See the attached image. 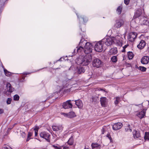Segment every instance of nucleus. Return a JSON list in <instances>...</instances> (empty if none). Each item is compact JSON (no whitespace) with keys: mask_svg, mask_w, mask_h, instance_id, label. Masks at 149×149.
<instances>
[{"mask_svg":"<svg viewBox=\"0 0 149 149\" xmlns=\"http://www.w3.org/2000/svg\"><path fill=\"white\" fill-rule=\"evenodd\" d=\"M92 57L90 54L86 55L84 56H82L78 59L77 61V64L82 65L86 66L88 65L91 61Z\"/></svg>","mask_w":149,"mask_h":149,"instance_id":"nucleus-1","label":"nucleus"},{"mask_svg":"<svg viewBox=\"0 0 149 149\" xmlns=\"http://www.w3.org/2000/svg\"><path fill=\"white\" fill-rule=\"evenodd\" d=\"M79 45H84V53L86 54H89L92 51V47L91 44L88 42H86L84 39H81Z\"/></svg>","mask_w":149,"mask_h":149,"instance_id":"nucleus-2","label":"nucleus"},{"mask_svg":"<svg viewBox=\"0 0 149 149\" xmlns=\"http://www.w3.org/2000/svg\"><path fill=\"white\" fill-rule=\"evenodd\" d=\"M71 81L70 80H65L63 81L62 87L61 89L63 88H67L65 89L64 91L66 93H68L70 91H71L70 89L71 88Z\"/></svg>","mask_w":149,"mask_h":149,"instance_id":"nucleus-3","label":"nucleus"},{"mask_svg":"<svg viewBox=\"0 0 149 149\" xmlns=\"http://www.w3.org/2000/svg\"><path fill=\"white\" fill-rule=\"evenodd\" d=\"M122 36L121 35H117L115 37H113V43L118 46H121L123 40V39Z\"/></svg>","mask_w":149,"mask_h":149,"instance_id":"nucleus-4","label":"nucleus"},{"mask_svg":"<svg viewBox=\"0 0 149 149\" xmlns=\"http://www.w3.org/2000/svg\"><path fill=\"white\" fill-rule=\"evenodd\" d=\"M112 37L107 36L102 40V41L103 44H104L106 46H109L112 45L113 43V40Z\"/></svg>","mask_w":149,"mask_h":149,"instance_id":"nucleus-5","label":"nucleus"},{"mask_svg":"<svg viewBox=\"0 0 149 149\" xmlns=\"http://www.w3.org/2000/svg\"><path fill=\"white\" fill-rule=\"evenodd\" d=\"M103 44L101 40L97 42L95 45V50L98 52H100L103 50Z\"/></svg>","mask_w":149,"mask_h":149,"instance_id":"nucleus-6","label":"nucleus"},{"mask_svg":"<svg viewBox=\"0 0 149 149\" xmlns=\"http://www.w3.org/2000/svg\"><path fill=\"white\" fill-rule=\"evenodd\" d=\"M124 24V20L122 19H119L116 20L114 25V27L118 29L123 25Z\"/></svg>","mask_w":149,"mask_h":149,"instance_id":"nucleus-7","label":"nucleus"},{"mask_svg":"<svg viewBox=\"0 0 149 149\" xmlns=\"http://www.w3.org/2000/svg\"><path fill=\"white\" fill-rule=\"evenodd\" d=\"M137 35V33L135 32H130L128 36V39L131 42L134 41L136 38Z\"/></svg>","mask_w":149,"mask_h":149,"instance_id":"nucleus-8","label":"nucleus"},{"mask_svg":"<svg viewBox=\"0 0 149 149\" xmlns=\"http://www.w3.org/2000/svg\"><path fill=\"white\" fill-rule=\"evenodd\" d=\"M102 62L98 58H95L93 61V65L94 67L99 68L102 66Z\"/></svg>","mask_w":149,"mask_h":149,"instance_id":"nucleus-9","label":"nucleus"},{"mask_svg":"<svg viewBox=\"0 0 149 149\" xmlns=\"http://www.w3.org/2000/svg\"><path fill=\"white\" fill-rule=\"evenodd\" d=\"M40 137L45 139L48 142L49 141L50 134L48 133L45 132H42L40 133Z\"/></svg>","mask_w":149,"mask_h":149,"instance_id":"nucleus-10","label":"nucleus"},{"mask_svg":"<svg viewBox=\"0 0 149 149\" xmlns=\"http://www.w3.org/2000/svg\"><path fill=\"white\" fill-rule=\"evenodd\" d=\"M146 110L143 109L141 111H139L135 112V114L136 116H137L140 119L143 118L145 116Z\"/></svg>","mask_w":149,"mask_h":149,"instance_id":"nucleus-11","label":"nucleus"},{"mask_svg":"<svg viewBox=\"0 0 149 149\" xmlns=\"http://www.w3.org/2000/svg\"><path fill=\"white\" fill-rule=\"evenodd\" d=\"M71 101V100H67L66 102L63 103L62 105L63 108L65 109L71 108L72 107V105L70 103Z\"/></svg>","mask_w":149,"mask_h":149,"instance_id":"nucleus-12","label":"nucleus"},{"mask_svg":"<svg viewBox=\"0 0 149 149\" xmlns=\"http://www.w3.org/2000/svg\"><path fill=\"white\" fill-rule=\"evenodd\" d=\"M123 124L120 123H115L112 125L113 129L114 130H117L120 129L123 126Z\"/></svg>","mask_w":149,"mask_h":149,"instance_id":"nucleus-13","label":"nucleus"},{"mask_svg":"<svg viewBox=\"0 0 149 149\" xmlns=\"http://www.w3.org/2000/svg\"><path fill=\"white\" fill-rule=\"evenodd\" d=\"M100 102L101 105L103 107H106L107 104V99L104 97H102L100 98Z\"/></svg>","mask_w":149,"mask_h":149,"instance_id":"nucleus-14","label":"nucleus"},{"mask_svg":"<svg viewBox=\"0 0 149 149\" xmlns=\"http://www.w3.org/2000/svg\"><path fill=\"white\" fill-rule=\"evenodd\" d=\"M52 128L54 131L61 132L63 130V127L62 125H58L53 126Z\"/></svg>","mask_w":149,"mask_h":149,"instance_id":"nucleus-15","label":"nucleus"},{"mask_svg":"<svg viewBox=\"0 0 149 149\" xmlns=\"http://www.w3.org/2000/svg\"><path fill=\"white\" fill-rule=\"evenodd\" d=\"M141 63L143 64H148L149 62V56H144L141 59Z\"/></svg>","mask_w":149,"mask_h":149,"instance_id":"nucleus-16","label":"nucleus"},{"mask_svg":"<svg viewBox=\"0 0 149 149\" xmlns=\"http://www.w3.org/2000/svg\"><path fill=\"white\" fill-rule=\"evenodd\" d=\"M79 47H77V49H74V53L76 52L78 53L81 52H84V48L83 47L84 45H81L79 44Z\"/></svg>","mask_w":149,"mask_h":149,"instance_id":"nucleus-17","label":"nucleus"},{"mask_svg":"<svg viewBox=\"0 0 149 149\" xmlns=\"http://www.w3.org/2000/svg\"><path fill=\"white\" fill-rule=\"evenodd\" d=\"M6 86L7 88L6 93L8 92L11 93L14 91V88L11 86L10 83H7L6 84Z\"/></svg>","mask_w":149,"mask_h":149,"instance_id":"nucleus-18","label":"nucleus"},{"mask_svg":"<svg viewBox=\"0 0 149 149\" xmlns=\"http://www.w3.org/2000/svg\"><path fill=\"white\" fill-rule=\"evenodd\" d=\"M146 45V43L145 41L143 40H141L137 45V47L140 49H143Z\"/></svg>","mask_w":149,"mask_h":149,"instance_id":"nucleus-19","label":"nucleus"},{"mask_svg":"<svg viewBox=\"0 0 149 149\" xmlns=\"http://www.w3.org/2000/svg\"><path fill=\"white\" fill-rule=\"evenodd\" d=\"M117 49L116 47L111 48L108 54L109 55H114L117 53Z\"/></svg>","mask_w":149,"mask_h":149,"instance_id":"nucleus-20","label":"nucleus"},{"mask_svg":"<svg viewBox=\"0 0 149 149\" xmlns=\"http://www.w3.org/2000/svg\"><path fill=\"white\" fill-rule=\"evenodd\" d=\"M75 104L77 105V107L79 108H81L83 106V104L81 101L79 99L74 101Z\"/></svg>","mask_w":149,"mask_h":149,"instance_id":"nucleus-21","label":"nucleus"},{"mask_svg":"<svg viewBox=\"0 0 149 149\" xmlns=\"http://www.w3.org/2000/svg\"><path fill=\"white\" fill-rule=\"evenodd\" d=\"M133 136L134 138H137L140 136V134L139 131L134 130L133 132Z\"/></svg>","mask_w":149,"mask_h":149,"instance_id":"nucleus-22","label":"nucleus"},{"mask_svg":"<svg viewBox=\"0 0 149 149\" xmlns=\"http://www.w3.org/2000/svg\"><path fill=\"white\" fill-rule=\"evenodd\" d=\"M76 15L77 16L78 18L80 21L82 20L84 22H86L88 20V18L85 16H82L81 17H79L77 14L76 13Z\"/></svg>","mask_w":149,"mask_h":149,"instance_id":"nucleus-23","label":"nucleus"},{"mask_svg":"<svg viewBox=\"0 0 149 149\" xmlns=\"http://www.w3.org/2000/svg\"><path fill=\"white\" fill-rule=\"evenodd\" d=\"M92 149H100L101 146L97 143H93L91 145Z\"/></svg>","mask_w":149,"mask_h":149,"instance_id":"nucleus-24","label":"nucleus"},{"mask_svg":"<svg viewBox=\"0 0 149 149\" xmlns=\"http://www.w3.org/2000/svg\"><path fill=\"white\" fill-rule=\"evenodd\" d=\"M125 132H131L132 131V129L130 127V125L129 124L126 125L125 126Z\"/></svg>","mask_w":149,"mask_h":149,"instance_id":"nucleus-25","label":"nucleus"},{"mask_svg":"<svg viewBox=\"0 0 149 149\" xmlns=\"http://www.w3.org/2000/svg\"><path fill=\"white\" fill-rule=\"evenodd\" d=\"M141 14V10L140 9H139L136 11L134 14V17H139L140 16Z\"/></svg>","mask_w":149,"mask_h":149,"instance_id":"nucleus-26","label":"nucleus"},{"mask_svg":"<svg viewBox=\"0 0 149 149\" xmlns=\"http://www.w3.org/2000/svg\"><path fill=\"white\" fill-rule=\"evenodd\" d=\"M76 116L75 113L71 111L68 113V118H73Z\"/></svg>","mask_w":149,"mask_h":149,"instance_id":"nucleus-27","label":"nucleus"},{"mask_svg":"<svg viewBox=\"0 0 149 149\" xmlns=\"http://www.w3.org/2000/svg\"><path fill=\"white\" fill-rule=\"evenodd\" d=\"M128 58L129 60L132 59L134 56V54L132 52H129L127 53Z\"/></svg>","mask_w":149,"mask_h":149,"instance_id":"nucleus-28","label":"nucleus"},{"mask_svg":"<svg viewBox=\"0 0 149 149\" xmlns=\"http://www.w3.org/2000/svg\"><path fill=\"white\" fill-rule=\"evenodd\" d=\"M85 70L83 68L80 67L78 68L77 73L79 74H81L84 73Z\"/></svg>","mask_w":149,"mask_h":149,"instance_id":"nucleus-29","label":"nucleus"},{"mask_svg":"<svg viewBox=\"0 0 149 149\" xmlns=\"http://www.w3.org/2000/svg\"><path fill=\"white\" fill-rule=\"evenodd\" d=\"M4 73L5 75L8 77H9L11 75H12V73L11 72H9L8 70H7L6 69L4 68Z\"/></svg>","mask_w":149,"mask_h":149,"instance_id":"nucleus-30","label":"nucleus"},{"mask_svg":"<svg viewBox=\"0 0 149 149\" xmlns=\"http://www.w3.org/2000/svg\"><path fill=\"white\" fill-rule=\"evenodd\" d=\"M122 10V7L120 6L118 7L117 9L116 12L118 14H121Z\"/></svg>","mask_w":149,"mask_h":149,"instance_id":"nucleus-31","label":"nucleus"},{"mask_svg":"<svg viewBox=\"0 0 149 149\" xmlns=\"http://www.w3.org/2000/svg\"><path fill=\"white\" fill-rule=\"evenodd\" d=\"M144 139L145 140H149V133L148 132H146L144 136Z\"/></svg>","mask_w":149,"mask_h":149,"instance_id":"nucleus-32","label":"nucleus"},{"mask_svg":"<svg viewBox=\"0 0 149 149\" xmlns=\"http://www.w3.org/2000/svg\"><path fill=\"white\" fill-rule=\"evenodd\" d=\"M33 133L32 132H29L28 135L27 139H26V141H28L31 139V137L32 136Z\"/></svg>","mask_w":149,"mask_h":149,"instance_id":"nucleus-33","label":"nucleus"},{"mask_svg":"<svg viewBox=\"0 0 149 149\" xmlns=\"http://www.w3.org/2000/svg\"><path fill=\"white\" fill-rule=\"evenodd\" d=\"M111 61L114 63H116L117 61V58L116 56H113L111 58Z\"/></svg>","mask_w":149,"mask_h":149,"instance_id":"nucleus-34","label":"nucleus"},{"mask_svg":"<svg viewBox=\"0 0 149 149\" xmlns=\"http://www.w3.org/2000/svg\"><path fill=\"white\" fill-rule=\"evenodd\" d=\"M39 127H35L34 128V130L35 131V136H37L38 134V131L39 129Z\"/></svg>","mask_w":149,"mask_h":149,"instance_id":"nucleus-35","label":"nucleus"},{"mask_svg":"<svg viewBox=\"0 0 149 149\" xmlns=\"http://www.w3.org/2000/svg\"><path fill=\"white\" fill-rule=\"evenodd\" d=\"M116 100L115 101L114 103L116 105L118 104L119 102L120 98L119 97H116Z\"/></svg>","mask_w":149,"mask_h":149,"instance_id":"nucleus-36","label":"nucleus"},{"mask_svg":"<svg viewBox=\"0 0 149 149\" xmlns=\"http://www.w3.org/2000/svg\"><path fill=\"white\" fill-rule=\"evenodd\" d=\"M68 144L70 145H72L73 143V139L72 138H70L68 140Z\"/></svg>","mask_w":149,"mask_h":149,"instance_id":"nucleus-37","label":"nucleus"},{"mask_svg":"<svg viewBox=\"0 0 149 149\" xmlns=\"http://www.w3.org/2000/svg\"><path fill=\"white\" fill-rule=\"evenodd\" d=\"M19 99V96L17 95H15L13 96V99L15 101H17Z\"/></svg>","mask_w":149,"mask_h":149,"instance_id":"nucleus-38","label":"nucleus"},{"mask_svg":"<svg viewBox=\"0 0 149 149\" xmlns=\"http://www.w3.org/2000/svg\"><path fill=\"white\" fill-rule=\"evenodd\" d=\"M138 69L144 72L146 70V68L144 67L139 66L138 67Z\"/></svg>","mask_w":149,"mask_h":149,"instance_id":"nucleus-39","label":"nucleus"},{"mask_svg":"<svg viewBox=\"0 0 149 149\" xmlns=\"http://www.w3.org/2000/svg\"><path fill=\"white\" fill-rule=\"evenodd\" d=\"M143 24L145 25H149V21L146 19H145L143 21Z\"/></svg>","mask_w":149,"mask_h":149,"instance_id":"nucleus-40","label":"nucleus"},{"mask_svg":"<svg viewBox=\"0 0 149 149\" xmlns=\"http://www.w3.org/2000/svg\"><path fill=\"white\" fill-rule=\"evenodd\" d=\"M12 99L10 98H8L7 99L6 101V103L8 104H10L11 102Z\"/></svg>","mask_w":149,"mask_h":149,"instance_id":"nucleus-41","label":"nucleus"},{"mask_svg":"<svg viewBox=\"0 0 149 149\" xmlns=\"http://www.w3.org/2000/svg\"><path fill=\"white\" fill-rule=\"evenodd\" d=\"M3 149H12V148L8 146L5 145L3 147Z\"/></svg>","mask_w":149,"mask_h":149,"instance_id":"nucleus-42","label":"nucleus"},{"mask_svg":"<svg viewBox=\"0 0 149 149\" xmlns=\"http://www.w3.org/2000/svg\"><path fill=\"white\" fill-rule=\"evenodd\" d=\"M96 90L98 91H104L105 92H106V91L100 88H97V89Z\"/></svg>","mask_w":149,"mask_h":149,"instance_id":"nucleus-43","label":"nucleus"},{"mask_svg":"<svg viewBox=\"0 0 149 149\" xmlns=\"http://www.w3.org/2000/svg\"><path fill=\"white\" fill-rule=\"evenodd\" d=\"M61 115H63L64 116L68 118V113H61Z\"/></svg>","mask_w":149,"mask_h":149,"instance_id":"nucleus-44","label":"nucleus"},{"mask_svg":"<svg viewBox=\"0 0 149 149\" xmlns=\"http://www.w3.org/2000/svg\"><path fill=\"white\" fill-rule=\"evenodd\" d=\"M21 136H22V137L23 138H24L26 136V134H25V133L22 132V133H21Z\"/></svg>","mask_w":149,"mask_h":149,"instance_id":"nucleus-45","label":"nucleus"},{"mask_svg":"<svg viewBox=\"0 0 149 149\" xmlns=\"http://www.w3.org/2000/svg\"><path fill=\"white\" fill-rule=\"evenodd\" d=\"M130 0H124V3L126 5H128L129 2Z\"/></svg>","mask_w":149,"mask_h":149,"instance_id":"nucleus-46","label":"nucleus"},{"mask_svg":"<svg viewBox=\"0 0 149 149\" xmlns=\"http://www.w3.org/2000/svg\"><path fill=\"white\" fill-rule=\"evenodd\" d=\"M134 23L135 24H136V22H135L134 21H133V20H132L131 22V26H133V24Z\"/></svg>","mask_w":149,"mask_h":149,"instance_id":"nucleus-47","label":"nucleus"},{"mask_svg":"<svg viewBox=\"0 0 149 149\" xmlns=\"http://www.w3.org/2000/svg\"><path fill=\"white\" fill-rule=\"evenodd\" d=\"M25 79V77H23L22 78V79L20 80V82H22L24 81V79Z\"/></svg>","mask_w":149,"mask_h":149,"instance_id":"nucleus-48","label":"nucleus"},{"mask_svg":"<svg viewBox=\"0 0 149 149\" xmlns=\"http://www.w3.org/2000/svg\"><path fill=\"white\" fill-rule=\"evenodd\" d=\"M3 110L2 109H0V114L3 113Z\"/></svg>","mask_w":149,"mask_h":149,"instance_id":"nucleus-49","label":"nucleus"},{"mask_svg":"<svg viewBox=\"0 0 149 149\" xmlns=\"http://www.w3.org/2000/svg\"><path fill=\"white\" fill-rule=\"evenodd\" d=\"M104 128H103L102 130V134H104Z\"/></svg>","mask_w":149,"mask_h":149,"instance_id":"nucleus-50","label":"nucleus"},{"mask_svg":"<svg viewBox=\"0 0 149 149\" xmlns=\"http://www.w3.org/2000/svg\"><path fill=\"white\" fill-rule=\"evenodd\" d=\"M53 147H54V148L55 149L56 148V147H57L58 146H55V145H53L52 146Z\"/></svg>","mask_w":149,"mask_h":149,"instance_id":"nucleus-51","label":"nucleus"},{"mask_svg":"<svg viewBox=\"0 0 149 149\" xmlns=\"http://www.w3.org/2000/svg\"><path fill=\"white\" fill-rule=\"evenodd\" d=\"M29 73H27V72H25V73H24V74H26V75H27V74H28Z\"/></svg>","mask_w":149,"mask_h":149,"instance_id":"nucleus-52","label":"nucleus"},{"mask_svg":"<svg viewBox=\"0 0 149 149\" xmlns=\"http://www.w3.org/2000/svg\"><path fill=\"white\" fill-rule=\"evenodd\" d=\"M127 47V45H125L123 47V48H126Z\"/></svg>","mask_w":149,"mask_h":149,"instance_id":"nucleus-53","label":"nucleus"},{"mask_svg":"<svg viewBox=\"0 0 149 149\" xmlns=\"http://www.w3.org/2000/svg\"><path fill=\"white\" fill-rule=\"evenodd\" d=\"M60 149V148L59 147H56L55 149Z\"/></svg>","mask_w":149,"mask_h":149,"instance_id":"nucleus-54","label":"nucleus"},{"mask_svg":"<svg viewBox=\"0 0 149 149\" xmlns=\"http://www.w3.org/2000/svg\"><path fill=\"white\" fill-rule=\"evenodd\" d=\"M146 103L148 104H149V102L148 101H146Z\"/></svg>","mask_w":149,"mask_h":149,"instance_id":"nucleus-55","label":"nucleus"},{"mask_svg":"<svg viewBox=\"0 0 149 149\" xmlns=\"http://www.w3.org/2000/svg\"><path fill=\"white\" fill-rule=\"evenodd\" d=\"M62 59V58H60V59H59L58 61H61V60Z\"/></svg>","mask_w":149,"mask_h":149,"instance_id":"nucleus-56","label":"nucleus"},{"mask_svg":"<svg viewBox=\"0 0 149 149\" xmlns=\"http://www.w3.org/2000/svg\"><path fill=\"white\" fill-rule=\"evenodd\" d=\"M85 31V29H84L83 31V32H84Z\"/></svg>","mask_w":149,"mask_h":149,"instance_id":"nucleus-57","label":"nucleus"},{"mask_svg":"<svg viewBox=\"0 0 149 149\" xmlns=\"http://www.w3.org/2000/svg\"><path fill=\"white\" fill-rule=\"evenodd\" d=\"M61 91V90H60L59 91Z\"/></svg>","mask_w":149,"mask_h":149,"instance_id":"nucleus-58","label":"nucleus"},{"mask_svg":"<svg viewBox=\"0 0 149 149\" xmlns=\"http://www.w3.org/2000/svg\"><path fill=\"white\" fill-rule=\"evenodd\" d=\"M61 91V90H60L59 91Z\"/></svg>","mask_w":149,"mask_h":149,"instance_id":"nucleus-59","label":"nucleus"},{"mask_svg":"<svg viewBox=\"0 0 149 149\" xmlns=\"http://www.w3.org/2000/svg\"><path fill=\"white\" fill-rule=\"evenodd\" d=\"M81 31H82V30H81Z\"/></svg>","mask_w":149,"mask_h":149,"instance_id":"nucleus-60","label":"nucleus"}]
</instances>
